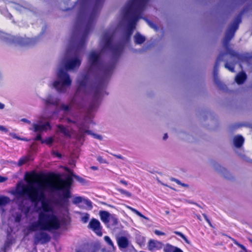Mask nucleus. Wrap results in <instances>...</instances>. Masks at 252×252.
<instances>
[{
    "instance_id": "nucleus-1",
    "label": "nucleus",
    "mask_w": 252,
    "mask_h": 252,
    "mask_svg": "<svg viewBox=\"0 0 252 252\" xmlns=\"http://www.w3.org/2000/svg\"><path fill=\"white\" fill-rule=\"evenodd\" d=\"M24 179L28 185L18 183L11 193L18 198L27 196L31 202L35 204L40 201L43 213H46L52 210L44 193L46 188L52 190H63L62 197L57 202L60 205L67 203L71 197L70 188L73 182L71 176H68L63 180L59 175L54 173H38L32 171L26 172Z\"/></svg>"
},
{
    "instance_id": "nucleus-2",
    "label": "nucleus",
    "mask_w": 252,
    "mask_h": 252,
    "mask_svg": "<svg viewBox=\"0 0 252 252\" xmlns=\"http://www.w3.org/2000/svg\"><path fill=\"white\" fill-rule=\"evenodd\" d=\"M146 2V0H129L128 1L125 8V15L130 16L125 33L126 40L130 39L137 21L141 18Z\"/></svg>"
},
{
    "instance_id": "nucleus-3",
    "label": "nucleus",
    "mask_w": 252,
    "mask_h": 252,
    "mask_svg": "<svg viewBox=\"0 0 252 252\" xmlns=\"http://www.w3.org/2000/svg\"><path fill=\"white\" fill-rule=\"evenodd\" d=\"M88 60L90 63V66L88 71L86 73L82 74L80 78L77 80L76 94H79L80 93L84 94H88L87 87L90 78L89 72L92 67H99L100 65V54L96 53L94 51H92L89 54Z\"/></svg>"
},
{
    "instance_id": "nucleus-4",
    "label": "nucleus",
    "mask_w": 252,
    "mask_h": 252,
    "mask_svg": "<svg viewBox=\"0 0 252 252\" xmlns=\"http://www.w3.org/2000/svg\"><path fill=\"white\" fill-rule=\"evenodd\" d=\"M241 22V15L238 16L233 23L229 26L227 30L224 38L223 44L225 49L226 53L231 56V57L239 59L240 55L229 47V41L233 38L235 32L238 29L239 25Z\"/></svg>"
},
{
    "instance_id": "nucleus-5",
    "label": "nucleus",
    "mask_w": 252,
    "mask_h": 252,
    "mask_svg": "<svg viewBox=\"0 0 252 252\" xmlns=\"http://www.w3.org/2000/svg\"><path fill=\"white\" fill-rule=\"evenodd\" d=\"M105 0H95L92 11L89 17L84 32L79 41H86L88 35L94 26L95 19Z\"/></svg>"
},
{
    "instance_id": "nucleus-6",
    "label": "nucleus",
    "mask_w": 252,
    "mask_h": 252,
    "mask_svg": "<svg viewBox=\"0 0 252 252\" xmlns=\"http://www.w3.org/2000/svg\"><path fill=\"white\" fill-rule=\"evenodd\" d=\"M39 216V222L41 223V230L51 231L60 228V221L56 215L40 212Z\"/></svg>"
},
{
    "instance_id": "nucleus-7",
    "label": "nucleus",
    "mask_w": 252,
    "mask_h": 252,
    "mask_svg": "<svg viewBox=\"0 0 252 252\" xmlns=\"http://www.w3.org/2000/svg\"><path fill=\"white\" fill-rule=\"evenodd\" d=\"M104 44L103 48L110 51L113 56L118 57L123 50V46L121 44L113 45L112 44L113 35L108 32H105L103 34Z\"/></svg>"
},
{
    "instance_id": "nucleus-8",
    "label": "nucleus",
    "mask_w": 252,
    "mask_h": 252,
    "mask_svg": "<svg viewBox=\"0 0 252 252\" xmlns=\"http://www.w3.org/2000/svg\"><path fill=\"white\" fill-rule=\"evenodd\" d=\"M58 77L62 81V83L59 81H55L53 83V86L59 92H64V86H70L71 80L68 74L63 68L59 70Z\"/></svg>"
},
{
    "instance_id": "nucleus-9",
    "label": "nucleus",
    "mask_w": 252,
    "mask_h": 252,
    "mask_svg": "<svg viewBox=\"0 0 252 252\" xmlns=\"http://www.w3.org/2000/svg\"><path fill=\"white\" fill-rule=\"evenodd\" d=\"M88 228L92 230L97 236L99 237L102 236V227L98 220L92 218L89 223Z\"/></svg>"
},
{
    "instance_id": "nucleus-10",
    "label": "nucleus",
    "mask_w": 252,
    "mask_h": 252,
    "mask_svg": "<svg viewBox=\"0 0 252 252\" xmlns=\"http://www.w3.org/2000/svg\"><path fill=\"white\" fill-rule=\"evenodd\" d=\"M223 54H221L217 58L214 67V77L216 84L221 89H224V85L218 79V71L220 62L222 60Z\"/></svg>"
},
{
    "instance_id": "nucleus-11",
    "label": "nucleus",
    "mask_w": 252,
    "mask_h": 252,
    "mask_svg": "<svg viewBox=\"0 0 252 252\" xmlns=\"http://www.w3.org/2000/svg\"><path fill=\"white\" fill-rule=\"evenodd\" d=\"M51 240V237L47 233L40 231L36 233L34 237V244L37 245L38 243L44 244L49 242Z\"/></svg>"
},
{
    "instance_id": "nucleus-12",
    "label": "nucleus",
    "mask_w": 252,
    "mask_h": 252,
    "mask_svg": "<svg viewBox=\"0 0 252 252\" xmlns=\"http://www.w3.org/2000/svg\"><path fill=\"white\" fill-rule=\"evenodd\" d=\"M164 246L163 244L158 241L151 239L148 244V250L150 251H158L162 249Z\"/></svg>"
},
{
    "instance_id": "nucleus-13",
    "label": "nucleus",
    "mask_w": 252,
    "mask_h": 252,
    "mask_svg": "<svg viewBox=\"0 0 252 252\" xmlns=\"http://www.w3.org/2000/svg\"><path fill=\"white\" fill-rule=\"evenodd\" d=\"M81 61L78 58H74L67 61L64 66L66 70H71L75 67H78L81 64Z\"/></svg>"
},
{
    "instance_id": "nucleus-14",
    "label": "nucleus",
    "mask_w": 252,
    "mask_h": 252,
    "mask_svg": "<svg viewBox=\"0 0 252 252\" xmlns=\"http://www.w3.org/2000/svg\"><path fill=\"white\" fill-rule=\"evenodd\" d=\"M33 128H30V130H33L34 132H42L46 131L47 129H51V126L49 122H46L44 124H33L32 125Z\"/></svg>"
},
{
    "instance_id": "nucleus-15",
    "label": "nucleus",
    "mask_w": 252,
    "mask_h": 252,
    "mask_svg": "<svg viewBox=\"0 0 252 252\" xmlns=\"http://www.w3.org/2000/svg\"><path fill=\"white\" fill-rule=\"evenodd\" d=\"M39 216L38 215V219L37 221L32 223L30 225L27 227V231L25 233V235L28 236L30 232L35 231L39 228L41 230V223H40Z\"/></svg>"
},
{
    "instance_id": "nucleus-16",
    "label": "nucleus",
    "mask_w": 252,
    "mask_h": 252,
    "mask_svg": "<svg viewBox=\"0 0 252 252\" xmlns=\"http://www.w3.org/2000/svg\"><path fill=\"white\" fill-rule=\"evenodd\" d=\"M117 245L120 250L127 248L129 244V241L126 236H122L117 238Z\"/></svg>"
},
{
    "instance_id": "nucleus-17",
    "label": "nucleus",
    "mask_w": 252,
    "mask_h": 252,
    "mask_svg": "<svg viewBox=\"0 0 252 252\" xmlns=\"http://www.w3.org/2000/svg\"><path fill=\"white\" fill-rule=\"evenodd\" d=\"M99 214L101 220L105 224H108L110 222V219L112 215L108 212L106 211H100Z\"/></svg>"
},
{
    "instance_id": "nucleus-18",
    "label": "nucleus",
    "mask_w": 252,
    "mask_h": 252,
    "mask_svg": "<svg viewBox=\"0 0 252 252\" xmlns=\"http://www.w3.org/2000/svg\"><path fill=\"white\" fill-rule=\"evenodd\" d=\"M244 143V138L240 135L235 136L233 138V144L235 147L240 148Z\"/></svg>"
},
{
    "instance_id": "nucleus-19",
    "label": "nucleus",
    "mask_w": 252,
    "mask_h": 252,
    "mask_svg": "<svg viewBox=\"0 0 252 252\" xmlns=\"http://www.w3.org/2000/svg\"><path fill=\"white\" fill-rule=\"evenodd\" d=\"M59 129L58 131L60 133L63 134V135L68 138H70L71 137V133L70 131L67 129L63 125H57L56 126Z\"/></svg>"
},
{
    "instance_id": "nucleus-20",
    "label": "nucleus",
    "mask_w": 252,
    "mask_h": 252,
    "mask_svg": "<svg viewBox=\"0 0 252 252\" xmlns=\"http://www.w3.org/2000/svg\"><path fill=\"white\" fill-rule=\"evenodd\" d=\"M45 102L47 105H52L57 106L59 104L60 99L50 95L45 99Z\"/></svg>"
},
{
    "instance_id": "nucleus-21",
    "label": "nucleus",
    "mask_w": 252,
    "mask_h": 252,
    "mask_svg": "<svg viewBox=\"0 0 252 252\" xmlns=\"http://www.w3.org/2000/svg\"><path fill=\"white\" fill-rule=\"evenodd\" d=\"M247 79L245 72L242 71L239 73L235 77V81L238 84H242Z\"/></svg>"
},
{
    "instance_id": "nucleus-22",
    "label": "nucleus",
    "mask_w": 252,
    "mask_h": 252,
    "mask_svg": "<svg viewBox=\"0 0 252 252\" xmlns=\"http://www.w3.org/2000/svg\"><path fill=\"white\" fill-rule=\"evenodd\" d=\"M134 42L136 44H141L145 42L146 38L144 36L137 32L134 36Z\"/></svg>"
},
{
    "instance_id": "nucleus-23",
    "label": "nucleus",
    "mask_w": 252,
    "mask_h": 252,
    "mask_svg": "<svg viewBox=\"0 0 252 252\" xmlns=\"http://www.w3.org/2000/svg\"><path fill=\"white\" fill-rule=\"evenodd\" d=\"M114 64H111L105 66L103 69V73L105 77H108L111 74L114 68Z\"/></svg>"
},
{
    "instance_id": "nucleus-24",
    "label": "nucleus",
    "mask_w": 252,
    "mask_h": 252,
    "mask_svg": "<svg viewBox=\"0 0 252 252\" xmlns=\"http://www.w3.org/2000/svg\"><path fill=\"white\" fill-rule=\"evenodd\" d=\"M102 80H100L97 86L94 88V98H97L99 97L101 90L102 89Z\"/></svg>"
},
{
    "instance_id": "nucleus-25",
    "label": "nucleus",
    "mask_w": 252,
    "mask_h": 252,
    "mask_svg": "<svg viewBox=\"0 0 252 252\" xmlns=\"http://www.w3.org/2000/svg\"><path fill=\"white\" fill-rule=\"evenodd\" d=\"M100 247L98 244L95 243H92L88 245V252H98L99 250Z\"/></svg>"
},
{
    "instance_id": "nucleus-26",
    "label": "nucleus",
    "mask_w": 252,
    "mask_h": 252,
    "mask_svg": "<svg viewBox=\"0 0 252 252\" xmlns=\"http://www.w3.org/2000/svg\"><path fill=\"white\" fill-rule=\"evenodd\" d=\"M10 202V200L8 197L4 195L0 196V206H5Z\"/></svg>"
},
{
    "instance_id": "nucleus-27",
    "label": "nucleus",
    "mask_w": 252,
    "mask_h": 252,
    "mask_svg": "<svg viewBox=\"0 0 252 252\" xmlns=\"http://www.w3.org/2000/svg\"><path fill=\"white\" fill-rule=\"evenodd\" d=\"M84 124H79L77 125L79 132L80 133H87L88 134H92V131L90 130L85 129Z\"/></svg>"
},
{
    "instance_id": "nucleus-28",
    "label": "nucleus",
    "mask_w": 252,
    "mask_h": 252,
    "mask_svg": "<svg viewBox=\"0 0 252 252\" xmlns=\"http://www.w3.org/2000/svg\"><path fill=\"white\" fill-rule=\"evenodd\" d=\"M163 248L164 252H174L175 247L169 244H166Z\"/></svg>"
},
{
    "instance_id": "nucleus-29",
    "label": "nucleus",
    "mask_w": 252,
    "mask_h": 252,
    "mask_svg": "<svg viewBox=\"0 0 252 252\" xmlns=\"http://www.w3.org/2000/svg\"><path fill=\"white\" fill-rule=\"evenodd\" d=\"M128 208L134 214L138 216L139 217L145 219L146 220H148V218L146 217H145L144 215L142 214L139 211H138L137 210H136L135 208H133L131 207H129Z\"/></svg>"
},
{
    "instance_id": "nucleus-30",
    "label": "nucleus",
    "mask_w": 252,
    "mask_h": 252,
    "mask_svg": "<svg viewBox=\"0 0 252 252\" xmlns=\"http://www.w3.org/2000/svg\"><path fill=\"white\" fill-rule=\"evenodd\" d=\"M117 190L121 194L124 195L126 197H130L132 196V194L130 192L123 189H117Z\"/></svg>"
},
{
    "instance_id": "nucleus-31",
    "label": "nucleus",
    "mask_w": 252,
    "mask_h": 252,
    "mask_svg": "<svg viewBox=\"0 0 252 252\" xmlns=\"http://www.w3.org/2000/svg\"><path fill=\"white\" fill-rule=\"evenodd\" d=\"M226 68L232 72H235V66L233 63L226 62L224 65Z\"/></svg>"
},
{
    "instance_id": "nucleus-32",
    "label": "nucleus",
    "mask_w": 252,
    "mask_h": 252,
    "mask_svg": "<svg viewBox=\"0 0 252 252\" xmlns=\"http://www.w3.org/2000/svg\"><path fill=\"white\" fill-rule=\"evenodd\" d=\"M174 233L181 237L187 244H189V241L188 240L186 236L184 234H183L182 232L180 231H175L174 232Z\"/></svg>"
},
{
    "instance_id": "nucleus-33",
    "label": "nucleus",
    "mask_w": 252,
    "mask_h": 252,
    "mask_svg": "<svg viewBox=\"0 0 252 252\" xmlns=\"http://www.w3.org/2000/svg\"><path fill=\"white\" fill-rule=\"evenodd\" d=\"M53 138L51 137H48L43 140H42L41 143H45L47 145H51L53 142Z\"/></svg>"
},
{
    "instance_id": "nucleus-34",
    "label": "nucleus",
    "mask_w": 252,
    "mask_h": 252,
    "mask_svg": "<svg viewBox=\"0 0 252 252\" xmlns=\"http://www.w3.org/2000/svg\"><path fill=\"white\" fill-rule=\"evenodd\" d=\"M104 239L105 241V242L108 244L109 246L112 248H114V245L113 244V242L110 239V238L108 236H105L104 237Z\"/></svg>"
},
{
    "instance_id": "nucleus-35",
    "label": "nucleus",
    "mask_w": 252,
    "mask_h": 252,
    "mask_svg": "<svg viewBox=\"0 0 252 252\" xmlns=\"http://www.w3.org/2000/svg\"><path fill=\"white\" fill-rule=\"evenodd\" d=\"M110 222H111L113 226L117 225L118 223V219L113 215H112L110 219Z\"/></svg>"
},
{
    "instance_id": "nucleus-36",
    "label": "nucleus",
    "mask_w": 252,
    "mask_h": 252,
    "mask_svg": "<svg viewBox=\"0 0 252 252\" xmlns=\"http://www.w3.org/2000/svg\"><path fill=\"white\" fill-rule=\"evenodd\" d=\"M83 201V198L82 197L77 196L73 198V203L75 204H77L80 203H81Z\"/></svg>"
},
{
    "instance_id": "nucleus-37",
    "label": "nucleus",
    "mask_w": 252,
    "mask_h": 252,
    "mask_svg": "<svg viewBox=\"0 0 252 252\" xmlns=\"http://www.w3.org/2000/svg\"><path fill=\"white\" fill-rule=\"evenodd\" d=\"M89 218V214L88 213H85L83 217H82L81 220L83 223H86L88 221Z\"/></svg>"
},
{
    "instance_id": "nucleus-38",
    "label": "nucleus",
    "mask_w": 252,
    "mask_h": 252,
    "mask_svg": "<svg viewBox=\"0 0 252 252\" xmlns=\"http://www.w3.org/2000/svg\"><path fill=\"white\" fill-rule=\"evenodd\" d=\"M141 18H142L144 20H145L151 28L154 29H156L157 28L156 25L153 22L149 20L147 18L145 17H142V16Z\"/></svg>"
},
{
    "instance_id": "nucleus-39",
    "label": "nucleus",
    "mask_w": 252,
    "mask_h": 252,
    "mask_svg": "<svg viewBox=\"0 0 252 252\" xmlns=\"http://www.w3.org/2000/svg\"><path fill=\"white\" fill-rule=\"evenodd\" d=\"M61 109L64 111H68L70 110V106L68 105H65L64 104H63L60 106Z\"/></svg>"
},
{
    "instance_id": "nucleus-40",
    "label": "nucleus",
    "mask_w": 252,
    "mask_h": 252,
    "mask_svg": "<svg viewBox=\"0 0 252 252\" xmlns=\"http://www.w3.org/2000/svg\"><path fill=\"white\" fill-rule=\"evenodd\" d=\"M28 161L27 159L25 158H21L18 161V165H22Z\"/></svg>"
},
{
    "instance_id": "nucleus-41",
    "label": "nucleus",
    "mask_w": 252,
    "mask_h": 252,
    "mask_svg": "<svg viewBox=\"0 0 252 252\" xmlns=\"http://www.w3.org/2000/svg\"><path fill=\"white\" fill-rule=\"evenodd\" d=\"M202 216L203 217H204V219L207 222V223L209 224V225L210 226H212V223H211V222L210 221V220L209 219V218H208L207 216L205 214H202Z\"/></svg>"
},
{
    "instance_id": "nucleus-42",
    "label": "nucleus",
    "mask_w": 252,
    "mask_h": 252,
    "mask_svg": "<svg viewBox=\"0 0 252 252\" xmlns=\"http://www.w3.org/2000/svg\"><path fill=\"white\" fill-rule=\"evenodd\" d=\"M52 154L53 155L55 156L56 157L59 158H61L62 157V154L60 153L59 152L55 151H53L52 152Z\"/></svg>"
},
{
    "instance_id": "nucleus-43",
    "label": "nucleus",
    "mask_w": 252,
    "mask_h": 252,
    "mask_svg": "<svg viewBox=\"0 0 252 252\" xmlns=\"http://www.w3.org/2000/svg\"><path fill=\"white\" fill-rule=\"evenodd\" d=\"M97 160L100 163H105L107 162L106 160L103 159L101 156H98L97 157Z\"/></svg>"
},
{
    "instance_id": "nucleus-44",
    "label": "nucleus",
    "mask_w": 252,
    "mask_h": 252,
    "mask_svg": "<svg viewBox=\"0 0 252 252\" xmlns=\"http://www.w3.org/2000/svg\"><path fill=\"white\" fill-rule=\"evenodd\" d=\"M22 219V215L21 214H18L15 218V221L16 222H20Z\"/></svg>"
},
{
    "instance_id": "nucleus-45",
    "label": "nucleus",
    "mask_w": 252,
    "mask_h": 252,
    "mask_svg": "<svg viewBox=\"0 0 252 252\" xmlns=\"http://www.w3.org/2000/svg\"><path fill=\"white\" fill-rule=\"evenodd\" d=\"M154 233L155 234H156L157 235H158V236H161V235H165V233L164 232H163L162 231H160L158 230H155L154 231Z\"/></svg>"
},
{
    "instance_id": "nucleus-46",
    "label": "nucleus",
    "mask_w": 252,
    "mask_h": 252,
    "mask_svg": "<svg viewBox=\"0 0 252 252\" xmlns=\"http://www.w3.org/2000/svg\"><path fill=\"white\" fill-rule=\"evenodd\" d=\"M34 140L35 141H40L41 142L42 140H43V139H42L41 135L39 133H38L36 135V136L34 138Z\"/></svg>"
},
{
    "instance_id": "nucleus-47",
    "label": "nucleus",
    "mask_w": 252,
    "mask_h": 252,
    "mask_svg": "<svg viewBox=\"0 0 252 252\" xmlns=\"http://www.w3.org/2000/svg\"><path fill=\"white\" fill-rule=\"evenodd\" d=\"M74 178L79 182L83 183L85 181V180L82 177L78 176V175H74Z\"/></svg>"
},
{
    "instance_id": "nucleus-48",
    "label": "nucleus",
    "mask_w": 252,
    "mask_h": 252,
    "mask_svg": "<svg viewBox=\"0 0 252 252\" xmlns=\"http://www.w3.org/2000/svg\"><path fill=\"white\" fill-rule=\"evenodd\" d=\"M91 135H92L94 136V137L96 139H97L99 140H102V137L100 135H98V134H96L95 133H93L92 132V134H91Z\"/></svg>"
},
{
    "instance_id": "nucleus-49",
    "label": "nucleus",
    "mask_w": 252,
    "mask_h": 252,
    "mask_svg": "<svg viewBox=\"0 0 252 252\" xmlns=\"http://www.w3.org/2000/svg\"><path fill=\"white\" fill-rule=\"evenodd\" d=\"M85 204L88 206V207H92V202L89 200V199H85Z\"/></svg>"
},
{
    "instance_id": "nucleus-50",
    "label": "nucleus",
    "mask_w": 252,
    "mask_h": 252,
    "mask_svg": "<svg viewBox=\"0 0 252 252\" xmlns=\"http://www.w3.org/2000/svg\"><path fill=\"white\" fill-rule=\"evenodd\" d=\"M239 247L242 249V250L241 251H240V252H248L246 248L243 245H242V244L239 245Z\"/></svg>"
},
{
    "instance_id": "nucleus-51",
    "label": "nucleus",
    "mask_w": 252,
    "mask_h": 252,
    "mask_svg": "<svg viewBox=\"0 0 252 252\" xmlns=\"http://www.w3.org/2000/svg\"><path fill=\"white\" fill-rule=\"evenodd\" d=\"M0 130L4 132H6L7 131V129L2 126H0Z\"/></svg>"
},
{
    "instance_id": "nucleus-52",
    "label": "nucleus",
    "mask_w": 252,
    "mask_h": 252,
    "mask_svg": "<svg viewBox=\"0 0 252 252\" xmlns=\"http://www.w3.org/2000/svg\"><path fill=\"white\" fill-rule=\"evenodd\" d=\"M120 183H121L122 184L124 185L125 186H127V182L125 180H121L120 181Z\"/></svg>"
},
{
    "instance_id": "nucleus-53",
    "label": "nucleus",
    "mask_w": 252,
    "mask_h": 252,
    "mask_svg": "<svg viewBox=\"0 0 252 252\" xmlns=\"http://www.w3.org/2000/svg\"><path fill=\"white\" fill-rule=\"evenodd\" d=\"M174 252H183L182 250H181L180 248H178L177 247H175Z\"/></svg>"
},
{
    "instance_id": "nucleus-54",
    "label": "nucleus",
    "mask_w": 252,
    "mask_h": 252,
    "mask_svg": "<svg viewBox=\"0 0 252 252\" xmlns=\"http://www.w3.org/2000/svg\"><path fill=\"white\" fill-rule=\"evenodd\" d=\"M67 122L69 123H72V124H76V122L75 121H73L69 118H68L67 119Z\"/></svg>"
},
{
    "instance_id": "nucleus-55",
    "label": "nucleus",
    "mask_w": 252,
    "mask_h": 252,
    "mask_svg": "<svg viewBox=\"0 0 252 252\" xmlns=\"http://www.w3.org/2000/svg\"><path fill=\"white\" fill-rule=\"evenodd\" d=\"M21 121L22 122H24L28 123V124H30L31 123V122L29 120H27V119H25V118L22 119L21 120Z\"/></svg>"
},
{
    "instance_id": "nucleus-56",
    "label": "nucleus",
    "mask_w": 252,
    "mask_h": 252,
    "mask_svg": "<svg viewBox=\"0 0 252 252\" xmlns=\"http://www.w3.org/2000/svg\"><path fill=\"white\" fill-rule=\"evenodd\" d=\"M114 157H116L117 158L119 159H123V157L120 155H113Z\"/></svg>"
},
{
    "instance_id": "nucleus-57",
    "label": "nucleus",
    "mask_w": 252,
    "mask_h": 252,
    "mask_svg": "<svg viewBox=\"0 0 252 252\" xmlns=\"http://www.w3.org/2000/svg\"><path fill=\"white\" fill-rule=\"evenodd\" d=\"M93 108H94L93 104H91L88 109V111L90 112L91 111H92L93 110Z\"/></svg>"
},
{
    "instance_id": "nucleus-58",
    "label": "nucleus",
    "mask_w": 252,
    "mask_h": 252,
    "mask_svg": "<svg viewBox=\"0 0 252 252\" xmlns=\"http://www.w3.org/2000/svg\"><path fill=\"white\" fill-rule=\"evenodd\" d=\"M91 169H92L93 170H96L98 169V168L97 166H92L91 167Z\"/></svg>"
},
{
    "instance_id": "nucleus-59",
    "label": "nucleus",
    "mask_w": 252,
    "mask_h": 252,
    "mask_svg": "<svg viewBox=\"0 0 252 252\" xmlns=\"http://www.w3.org/2000/svg\"><path fill=\"white\" fill-rule=\"evenodd\" d=\"M176 183L179 184V185H182L183 186H185L186 185L184 184H182L180 181L178 180H176Z\"/></svg>"
},
{
    "instance_id": "nucleus-60",
    "label": "nucleus",
    "mask_w": 252,
    "mask_h": 252,
    "mask_svg": "<svg viewBox=\"0 0 252 252\" xmlns=\"http://www.w3.org/2000/svg\"><path fill=\"white\" fill-rule=\"evenodd\" d=\"M4 108V104L0 102V109H3Z\"/></svg>"
},
{
    "instance_id": "nucleus-61",
    "label": "nucleus",
    "mask_w": 252,
    "mask_h": 252,
    "mask_svg": "<svg viewBox=\"0 0 252 252\" xmlns=\"http://www.w3.org/2000/svg\"><path fill=\"white\" fill-rule=\"evenodd\" d=\"M5 178L0 176V182H3L5 181Z\"/></svg>"
},
{
    "instance_id": "nucleus-62",
    "label": "nucleus",
    "mask_w": 252,
    "mask_h": 252,
    "mask_svg": "<svg viewBox=\"0 0 252 252\" xmlns=\"http://www.w3.org/2000/svg\"><path fill=\"white\" fill-rule=\"evenodd\" d=\"M168 138V135L167 133H165L163 135V139L164 140H166Z\"/></svg>"
},
{
    "instance_id": "nucleus-63",
    "label": "nucleus",
    "mask_w": 252,
    "mask_h": 252,
    "mask_svg": "<svg viewBox=\"0 0 252 252\" xmlns=\"http://www.w3.org/2000/svg\"><path fill=\"white\" fill-rule=\"evenodd\" d=\"M80 13H79L78 15V17H77V20L79 21L80 20Z\"/></svg>"
},
{
    "instance_id": "nucleus-64",
    "label": "nucleus",
    "mask_w": 252,
    "mask_h": 252,
    "mask_svg": "<svg viewBox=\"0 0 252 252\" xmlns=\"http://www.w3.org/2000/svg\"><path fill=\"white\" fill-rule=\"evenodd\" d=\"M76 252H81V251L80 250H77L76 251Z\"/></svg>"
}]
</instances>
